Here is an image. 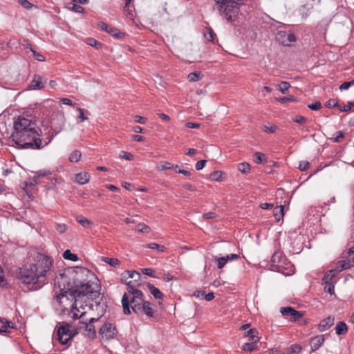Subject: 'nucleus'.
Returning <instances> with one entry per match:
<instances>
[{"label":"nucleus","mask_w":354,"mask_h":354,"mask_svg":"<svg viewBox=\"0 0 354 354\" xmlns=\"http://www.w3.org/2000/svg\"><path fill=\"white\" fill-rule=\"evenodd\" d=\"M322 105L319 102H316L315 103H313L311 104H308V107L312 110H319L321 108Z\"/></svg>","instance_id":"obj_54"},{"label":"nucleus","mask_w":354,"mask_h":354,"mask_svg":"<svg viewBox=\"0 0 354 354\" xmlns=\"http://www.w3.org/2000/svg\"><path fill=\"white\" fill-rule=\"evenodd\" d=\"M64 104L69 105L71 106H74L75 105V103L73 102L72 100H71L68 98H62L60 100Z\"/></svg>","instance_id":"obj_62"},{"label":"nucleus","mask_w":354,"mask_h":354,"mask_svg":"<svg viewBox=\"0 0 354 354\" xmlns=\"http://www.w3.org/2000/svg\"><path fill=\"white\" fill-rule=\"evenodd\" d=\"M283 257L280 252H275L271 258V263L274 269L277 271H280L283 267Z\"/></svg>","instance_id":"obj_10"},{"label":"nucleus","mask_w":354,"mask_h":354,"mask_svg":"<svg viewBox=\"0 0 354 354\" xmlns=\"http://www.w3.org/2000/svg\"><path fill=\"white\" fill-rule=\"evenodd\" d=\"M77 111L80 113L79 116H78V119H80L81 121H84L88 119V118L84 115V110L83 109L77 108Z\"/></svg>","instance_id":"obj_56"},{"label":"nucleus","mask_w":354,"mask_h":354,"mask_svg":"<svg viewBox=\"0 0 354 354\" xmlns=\"http://www.w3.org/2000/svg\"><path fill=\"white\" fill-rule=\"evenodd\" d=\"M174 167V165H171L169 162L163 161L160 162V166L157 167V169L158 170H166V169H170Z\"/></svg>","instance_id":"obj_37"},{"label":"nucleus","mask_w":354,"mask_h":354,"mask_svg":"<svg viewBox=\"0 0 354 354\" xmlns=\"http://www.w3.org/2000/svg\"><path fill=\"white\" fill-rule=\"evenodd\" d=\"M309 167V162L308 161H301L299 165V169L301 171H306Z\"/></svg>","instance_id":"obj_53"},{"label":"nucleus","mask_w":354,"mask_h":354,"mask_svg":"<svg viewBox=\"0 0 354 354\" xmlns=\"http://www.w3.org/2000/svg\"><path fill=\"white\" fill-rule=\"evenodd\" d=\"M134 118L135 121L140 124H145L147 122V118L142 116L136 115Z\"/></svg>","instance_id":"obj_63"},{"label":"nucleus","mask_w":354,"mask_h":354,"mask_svg":"<svg viewBox=\"0 0 354 354\" xmlns=\"http://www.w3.org/2000/svg\"><path fill=\"white\" fill-rule=\"evenodd\" d=\"M326 106L328 108L339 107L338 102L334 99H330L326 103Z\"/></svg>","instance_id":"obj_49"},{"label":"nucleus","mask_w":354,"mask_h":354,"mask_svg":"<svg viewBox=\"0 0 354 354\" xmlns=\"http://www.w3.org/2000/svg\"><path fill=\"white\" fill-rule=\"evenodd\" d=\"M335 333L338 335H344L348 331V328L345 322H339L335 326Z\"/></svg>","instance_id":"obj_21"},{"label":"nucleus","mask_w":354,"mask_h":354,"mask_svg":"<svg viewBox=\"0 0 354 354\" xmlns=\"http://www.w3.org/2000/svg\"><path fill=\"white\" fill-rule=\"evenodd\" d=\"M248 338V340L250 341L249 342H254V344H255L259 339V337L257 335V333L252 334Z\"/></svg>","instance_id":"obj_61"},{"label":"nucleus","mask_w":354,"mask_h":354,"mask_svg":"<svg viewBox=\"0 0 354 354\" xmlns=\"http://www.w3.org/2000/svg\"><path fill=\"white\" fill-rule=\"evenodd\" d=\"M147 287L151 294L154 297V298L158 299H162L163 298V294L160 291L158 288L155 287L153 284L148 283Z\"/></svg>","instance_id":"obj_20"},{"label":"nucleus","mask_w":354,"mask_h":354,"mask_svg":"<svg viewBox=\"0 0 354 354\" xmlns=\"http://www.w3.org/2000/svg\"><path fill=\"white\" fill-rule=\"evenodd\" d=\"M103 261L113 267H116L120 263V261L115 258L104 257Z\"/></svg>","instance_id":"obj_33"},{"label":"nucleus","mask_w":354,"mask_h":354,"mask_svg":"<svg viewBox=\"0 0 354 354\" xmlns=\"http://www.w3.org/2000/svg\"><path fill=\"white\" fill-rule=\"evenodd\" d=\"M142 313H145L149 317H153L154 310L151 307V304L147 301H145L140 306V315H142Z\"/></svg>","instance_id":"obj_15"},{"label":"nucleus","mask_w":354,"mask_h":354,"mask_svg":"<svg viewBox=\"0 0 354 354\" xmlns=\"http://www.w3.org/2000/svg\"><path fill=\"white\" fill-rule=\"evenodd\" d=\"M116 333L117 330L115 327L111 323L104 324L99 331L101 338L106 340L114 338Z\"/></svg>","instance_id":"obj_7"},{"label":"nucleus","mask_w":354,"mask_h":354,"mask_svg":"<svg viewBox=\"0 0 354 354\" xmlns=\"http://www.w3.org/2000/svg\"><path fill=\"white\" fill-rule=\"evenodd\" d=\"M302 316L303 314L301 313L296 310V313H292L291 319L292 321H297L299 320Z\"/></svg>","instance_id":"obj_60"},{"label":"nucleus","mask_w":354,"mask_h":354,"mask_svg":"<svg viewBox=\"0 0 354 354\" xmlns=\"http://www.w3.org/2000/svg\"><path fill=\"white\" fill-rule=\"evenodd\" d=\"M277 101L282 103V104H285V103H287L288 102H295L296 101V99L295 98L294 96L292 95H290V96H288V97H279L277 99Z\"/></svg>","instance_id":"obj_41"},{"label":"nucleus","mask_w":354,"mask_h":354,"mask_svg":"<svg viewBox=\"0 0 354 354\" xmlns=\"http://www.w3.org/2000/svg\"><path fill=\"white\" fill-rule=\"evenodd\" d=\"M0 323L2 324L1 326L0 327V335H6L9 333V329L13 328V324L5 318L0 317Z\"/></svg>","instance_id":"obj_14"},{"label":"nucleus","mask_w":354,"mask_h":354,"mask_svg":"<svg viewBox=\"0 0 354 354\" xmlns=\"http://www.w3.org/2000/svg\"><path fill=\"white\" fill-rule=\"evenodd\" d=\"M277 127L274 125H263V130L268 133H273L276 131Z\"/></svg>","instance_id":"obj_42"},{"label":"nucleus","mask_w":354,"mask_h":354,"mask_svg":"<svg viewBox=\"0 0 354 354\" xmlns=\"http://www.w3.org/2000/svg\"><path fill=\"white\" fill-rule=\"evenodd\" d=\"M42 87V77L40 75H35L30 83V88L32 89H41Z\"/></svg>","instance_id":"obj_19"},{"label":"nucleus","mask_w":354,"mask_h":354,"mask_svg":"<svg viewBox=\"0 0 354 354\" xmlns=\"http://www.w3.org/2000/svg\"><path fill=\"white\" fill-rule=\"evenodd\" d=\"M276 39L282 45L289 46L292 42L296 41V37L292 32L280 30L276 35Z\"/></svg>","instance_id":"obj_8"},{"label":"nucleus","mask_w":354,"mask_h":354,"mask_svg":"<svg viewBox=\"0 0 354 354\" xmlns=\"http://www.w3.org/2000/svg\"><path fill=\"white\" fill-rule=\"evenodd\" d=\"M294 122L299 124H303L306 122V118L304 116H298L293 119Z\"/></svg>","instance_id":"obj_59"},{"label":"nucleus","mask_w":354,"mask_h":354,"mask_svg":"<svg viewBox=\"0 0 354 354\" xmlns=\"http://www.w3.org/2000/svg\"><path fill=\"white\" fill-rule=\"evenodd\" d=\"M238 169L241 173L248 174L250 171V165L248 162H242L239 165Z\"/></svg>","instance_id":"obj_31"},{"label":"nucleus","mask_w":354,"mask_h":354,"mask_svg":"<svg viewBox=\"0 0 354 354\" xmlns=\"http://www.w3.org/2000/svg\"><path fill=\"white\" fill-rule=\"evenodd\" d=\"M55 229L59 234H64L66 232L68 226L64 223H55Z\"/></svg>","instance_id":"obj_38"},{"label":"nucleus","mask_w":354,"mask_h":354,"mask_svg":"<svg viewBox=\"0 0 354 354\" xmlns=\"http://www.w3.org/2000/svg\"><path fill=\"white\" fill-rule=\"evenodd\" d=\"M335 318L333 316H328L326 318L322 319L318 326V329L321 332L327 330L331 326L333 325Z\"/></svg>","instance_id":"obj_12"},{"label":"nucleus","mask_w":354,"mask_h":354,"mask_svg":"<svg viewBox=\"0 0 354 354\" xmlns=\"http://www.w3.org/2000/svg\"><path fill=\"white\" fill-rule=\"evenodd\" d=\"M290 349L291 351L289 354H297L301 352V347L298 344H293L290 346Z\"/></svg>","instance_id":"obj_48"},{"label":"nucleus","mask_w":354,"mask_h":354,"mask_svg":"<svg viewBox=\"0 0 354 354\" xmlns=\"http://www.w3.org/2000/svg\"><path fill=\"white\" fill-rule=\"evenodd\" d=\"M283 211H284L283 205L277 206L274 209L273 214L275 217V219L277 221H279L283 217V215H284Z\"/></svg>","instance_id":"obj_22"},{"label":"nucleus","mask_w":354,"mask_h":354,"mask_svg":"<svg viewBox=\"0 0 354 354\" xmlns=\"http://www.w3.org/2000/svg\"><path fill=\"white\" fill-rule=\"evenodd\" d=\"M76 221L81 224L84 227H88L92 223L88 221L87 218H84L82 216H78L76 218Z\"/></svg>","instance_id":"obj_29"},{"label":"nucleus","mask_w":354,"mask_h":354,"mask_svg":"<svg viewBox=\"0 0 354 354\" xmlns=\"http://www.w3.org/2000/svg\"><path fill=\"white\" fill-rule=\"evenodd\" d=\"M206 162L207 161L205 160H201L198 161L196 164V170L202 169L205 166Z\"/></svg>","instance_id":"obj_57"},{"label":"nucleus","mask_w":354,"mask_h":354,"mask_svg":"<svg viewBox=\"0 0 354 354\" xmlns=\"http://www.w3.org/2000/svg\"><path fill=\"white\" fill-rule=\"evenodd\" d=\"M86 272L90 274L91 279L84 281L77 279L71 283L67 277H62L63 288H61V284H59L60 292L58 293L55 290V299L61 307L64 308L68 306L72 307L73 318L78 317L77 312H80V308H83L82 303L84 299H91L99 304L97 300L100 298V284L98 279L92 273H90L88 270ZM57 283H59V281Z\"/></svg>","instance_id":"obj_1"},{"label":"nucleus","mask_w":354,"mask_h":354,"mask_svg":"<svg viewBox=\"0 0 354 354\" xmlns=\"http://www.w3.org/2000/svg\"><path fill=\"white\" fill-rule=\"evenodd\" d=\"M350 86H351L350 82H344V83H342L340 85L339 89L340 90H347L350 88Z\"/></svg>","instance_id":"obj_64"},{"label":"nucleus","mask_w":354,"mask_h":354,"mask_svg":"<svg viewBox=\"0 0 354 354\" xmlns=\"http://www.w3.org/2000/svg\"><path fill=\"white\" fill-rule=\"evenodd\" d=\"M99 27L102 30L106 31L107 32H109V34L112 35L115 37H120L121 35V32L118 29L112 28L104 22H100L99 24Z\"/></svg>","instance_id":"obj_13"},{"label":"nucleus","mask_w":354,"mask_h":354,"mask_svg":"<svg viewBox=\"0 0 354 354\" xmlns=\"http://www.w3.org/2000/svg\"><path fill=\"white\" fill-rule=\"evenodd\" d=\"M145 248L152 249V250H158L160 252H165L166 250V248L164 245H159L156 243H148L145 245Z\"/></svg>","instance_id":"obj_27"},{"label":"nucleus","mask_w":354,"mask_h":354,"mask_svg":"<svg viewBox=\"0 0 354 354\" xmlns=\"http://www.w3.org/2000/svg\"><path fill=\"white\" fill-rule=\"evenodd\" d=\"M210 177L214 180L219 181L221 180L222 173L220 171H215L210 174Z\"/></svg>","instance_id":"obj_43"},{"label":"nucleus","mask_w":354,"mask_h":354,"mask_svg":"<svg viewBox=\"0 0 354 354\" xmlns=\"http://www.w3.org/2000/svg\"><path fill=\"white\" fill-rule=\"evenodd\" d=\"M125 273L128 274L129 278L133 279L132 280L133 283H140L138 281L140 279V274L138 272L135 270H127L125 271Z\"/></svg>","instance_id":"obj_23"},{"label":"nucleus","mask_w":354,"mask_h":354,"mask_svg":"<svg viewBox=\"0 0 354 354\" xmlns=\"http://www.w3.org/2000/svg\"><path fill=\"white\" fill-rule=\"evenodd\" d=\"M218 216V215L213 212H207L203 214V218L205 220L207 219H213Z\"/></svg>","instance_id":"obj_52"},{"label":"nucleus","mask_w":354,"mask_h":354,"mask_svg":"<svg viewBox=\"0 0 354 354\" xmlns=\"http://www.w3.org/2000/svg\"><path fill=\"white\" fill-rule=\"evenodd\" d=\"M290 85L288 82H281L280 84L279 85V90L282 93H286V91H288V89L290 88Z\"/></svg>","instance_id":"obj_40"},{"label":"nucleus","mask_w":354,"mask_h":354,"mask_svg":"<svg viewBox=\"0 0 354 354\" xmlns=\"http://www.w3.org/2000/svg\"><path fill=\"white\" fill-rule=\"evenodd\" d=\"M316 0H306L299 8V12L303 19H306L311 10L313 9L315 1ZM321 0H317V3H319Z\"/></svg>","instance_id":"obj_9"},{"label":"nucleus","mask_w":354,"mask_h":354,"mask_svg":"<svg viewBox=\"0 0 354 354\" xmlns=\"http://www.w3.org/2000/svg\"><path fill=\"white\" fill-rule=\"evenodd\" d=\"M72 10L77 13H82L84 10V8L80 5L74 4L72 7Z\"/></svg>","instance_id":"obj_58"},{"label":"nucleus","mask_w":354,"mask_h":354,"mask_svg":"<svg viewBox=\"0 0 354 354\" xmlns=\"http://www.w3.org/2000/svg\"><path fill=\"white\" fill-rule=\"evenodd\" d=\"M142 272L147 276L155 277L154 271L151 268H144L142 270Z\"/></svg>","instance_id":"obj_55"},{"label":"nucleus","mask_w":354,"mask_h":354,"mask_svg":"<svg viewBox=\"0 0 354 354\" xmlns=\"http://www.w3.org/2000/svg\"><path fill=\"white\" fill-rule=\"evenodd\" d=\"M85 315H86L85 312H82V313H80V315H78V317H75V319H80V323H81L82 324V326H80V328H84L86 331L87 332L88 337H93L96 334V332L95 330V326L93 325V322L95 321H97L98 319V318H97V319L93 318V317L90 318L89 322H87V319H84V318Z\"/></svg>","instance_id":"obj_6"},{"label":"nucleus","mask_w":354,"mask_h":354,"mask_svg":"<svg viewBox=\"0 0 354 354\" xmlns=\"http://www.w3.org/2000/svg\"><path fill=\"white\" fill-rule=\"evenodd\" d=\"M241 348L244 351L252 352L255 351L256 344L254 342H245Z\"/></svg>","instance_id":"obj_30"},{"label":"nucleus","mask_w":354,"mask_h":354,"mask_svg":"<svg viewBox=\"0 0 354 354\" xmlns=\"http://www.w3.org/2000/svg\"><path fill=\"white\" fill-rule=\"evenodd\" d=\"M62 130V127L53 129V132L47 138V140L43 144L41 135L37 131V126L32 120L19 117L14 121V131L12 133V140L21 148H31L39 149L47 145L58 133Z\"/></svg>","instance_id":"obj_2"},{"label":"nucleus","mask_w":354,"mask_h":354,"mask_svg":"<svg viewBox=\"0 0 354 354\" xmlns=\"http://www.w3.org/2000/svg\"><path fill=\"white\" fill-rule=\"evenodd\" d=\"M326 286L324 287V290L326 292L330 293V295L335 294L334 290V285L333 282H330V283H325Z\"/></svg>","instance_id":"obj_51"},{"label":"nucleus","mask_w":354,"mask_h":354,"mask_svg":"<svg viewBox=\"0 0 354 354\" xmlns=\"http://www.w3.org/2000/svg\"><path fill=\"white\" fill-rule=\"evenodd\" d=\"M205 38L209 41H214V32L211 28H206L203 32Z\"/></svg>","instance_id":"obj_35"},{"label":"nucleus","mask_w":354,"mask_h":354,"mask_svg":"<svg viewBox=\"0 0 354 354\" xmlns=\"http://www.w3.org/2000/svg\"><path fill=\"white\" fill-rule=\"evenodd\" d=\"M215 261L218 263L217 267L218 269L223 268L225 266V265L228 262V261L226 258V256L222 257H216Z\"/></svg>","instance_id":"obj_32"},{"label":"nucleus","mask_w":354,"mask_h":354,"mask_svg":"<svg viewBox=\"0 0 354 354\" xmlns=\"http://www.w3.org/2000/svg\"><path fill=\"white\" fill-rule=\"evenodd\" d=\"M120 158L125 159L127 160H132L133 159V155L129 152L122 151L119 155Z\"/></svg>","instance_id":"obj_39"},{"label":"nucleus","mask_w":354,"mask_h":354,"mask_svg":"<svg viewBox=\"0 0 354 354\" xmlns=\"http://www.w3.org/2000/svg\"><path fill=\"white\" fill-rule=\"evenodd\" d=\"M17 2L26 9H30L33 6L28 0H17Z\"/></svg>","instance_id":"obj_46"},{"label":"nucleus","mask_w":354,"mask_h":354,"mask_svg":"<svg viewBox=\"0 0 354 354\" xmlns=\"http://www.w3.org/2000/svg\"><path fill=\"white\" fill-rule=\"evenodd\" d=\"M30 50L32 51V53H33L34 56L35 57L36 59L39 61V62H44L45 61V57L44 55H42L41 54L37 53V51L34 50L31 46L29 47Z\"/></svg>","instance_id":"obj_45"},{"label":"nucleus","mask_w":354,"mask_h":354,"mask_svg":"<svg viewBox=\"0 0 354 354\" xmlns=\"http://www.w3.org/2000/svg\"><path fill=\"white\" fill-rule=\"evenodd\" d=\"M127 285L128 286V292L127 293L129 297L136 295V292H141L140 290L137 289V287H138L140 283H133V281H129L127 282Z\"/></svg>","instance_id":"obj_17"},{"label":"nucleus","mask_w":354,"mask_h":354,"mask_svg":"<svg viewBox=\"0 0 354 354\" xmlns=\"http://www.w3.org/2000/svg\"><path fill=\"white\" fill-rule=\"evenodd\" d=\"M87 44L91 46L96 48H99L101 46V44L93 38L88 39Z\"/></svg>","instance_id":"obj_47"},{"label":"nucleus","mask_w":354,"mask_h":354,"mask_svg":"<svg viewBox=\"0 0 354 354\" xmlns=\"http://www.w3.org/2000/svg\"><path fill=\"white\" fill-rule=\"evenodd\" d=\"M53 263L50 257L42 255L35 263L19 268L17 278L22 283L31 286L29 290H39L53 277Z\"/></svg>","instance_id":"obj_3"},{"label":"nucleus","mask_w":354,"mask_h":354,"mask_svg":"<svg viewBox=\"0 0 354 354\" xmlns=\"http://www.w3.org/2000/svg\"><path fill=\"white\" fill-rule=\"evenodd\" d=\"M90 175L87 172H81L75 176L76 181L81 185L85 184L89 181Z\"/></svg>","instance_id":"obj_18"},{"label":"nucleus","mask_w":354,"mask_h":354,"mask_svg":"<svg viewBox=\"0 0 354 354\" xmlns=\"http://www.w3.org/2000/svg\"><path fill=\"white\" fill-rule=\"evenodd\" d=\"M254 156H255V162L259 164L262 163L263 160L265 158V155L261 152H256L254 154Z\"/></svg>","instance_id":"obj_50"},{"label":"nucleus","mask_w":354,"mask_h":354,"mask_svg":"<svg viewBox=\"0 0 354 354\" xmlns=\"http://www.w3.org/2000/svg\"><path fill=\"white\" fill-rule=\"evenodd\" d=\"M145 301L142 292H136V295L130 297L124 293L122 298L123 312L125 315L131 313L130 306L134 313L140 315V306Z\"/></svg>","instance_id":"obj_4"},{"label":"nucleus","mask_w":354,"mask_h":354,"mask_svg":"<svg viewBox=\"0 0 354 354\" xmlns=\"http://www.w3.org/2000/svg\"><path fill=\"white\" fill-rule=\"evenodd\" d=\"M63 258L66 260H70L72 261H76L78 260L77 255L72 253L70 250H66L64 252Z\"/></svg>","instance_id":"obj_25"},{"label":"nucleus","mask_w":354,"mask_h":354,"mask_svg":"<svg viewBox=\"0 0 354 354\" xmlns=\"http://www.w3.org/2000/svg\"><path fill=\"white\" fill-rule=\"evenodd\" d=\"M136 230L142 233H149L150 232V227L142 223L138 224Z\"/></svg>","instance_id":"obj_34"},{"label":"nucleus","mask_w":354,"mask_h":354,"mask_svg":"<svg viewBox=\"0 0 354 354\" xmlns=\"http://www.w3.org/2000/svg\"><path fill=\"white\" fill-rule=\"evenodd\" d=\"M339 264L340 266V268H339V269L340 270V272L343 270H346V269H348V268L354 266L353 259L342 260V261H339Z\"/></svg>","instance_id":"obj_24"},{"label":"nucleus","mask_w":354,"mask_h":354,"mask_svg":"<svg viewBox=\"0 0 354 354\" xmlns=\"http://www.w3.org/2000/svg\"><path fill=\"white\" fill-rule=\"evenodd\" d=\"M339 272H340V270L338 267L328 271L324 274L322 279V282L324 283H330V282H332L333 277H335Z\"/></svg>","instance_id":"obj_16"},{"label":"nucleus","mask_w":354,"mask_h":354,"mask_svg":"<svg viewBox=\"0 0 354 354\" xmlns=\"http://www.w3.org/2000/svg\"><path fill=\"white\" fill-rule=\"evenodd\" d=\"M324 336L323 335H317L310 339V352L316 351L324 343Z\"/></svg>","instance_id":"obj_11"},{"label":"nucleus","mask_w":354,"mask_h":354,"mask_svg":"<svg viewBox=\"0 0 354 354\" xmlns=\"http://www.w3.org/2000/svg\"><path fill=\"white\" fill-rule=\"evenodd\" d=\"M187 77L190 82H196L201 79L202 75L201 73L193 72L190 73Z\"/></svg>","instance_id":"obj_36"},{"label":"nucleus","mask_w":354,"mask_h":354,"mask_svg":"<svg viewBox=\"0 0 354 354\" xmlns=\"http://www.w3.org/2000/svg\"><path fill=\"white\" fill-rule=\"evenodd\" d=\"M79 327L73 323H66L59 326L57 335L59 343L64 345L69 342L77 334Z\"/></svg>","instance_id":"obj_5"},{"label":"nucleus","mask_w":354,"mask_h":354,"mask_svg":"<svg viewBox=\"0 0 354 354\" xmlns=\"http://www.w3.org/2000/svg\"><path fill=\"white\" fill-rule=\"evenodd\" d=\"M82 153L78 150L73 151L69 156V160L71 162H77L80 160Z\"/></svg>","instance_id":"obj_28"},{"label":"nucleus","mask_w":354,"mask_h":354,"mask_svg":"<svg viewBox=\"0 0 354 354\" xmlns=\"http://www.w3.org/2000/svg\"><path fill=\"white\" fill-rule=\"evenodd\" d=\"M280 312L282 315L291 317L292 313H296V310L292 307H282L280 309Z\"/></svg>","instance_id":"obj_26"},{"label":"nucleus","mask_w":354,"mask_h":354,"mask_svg":"<svg viewBox=\"0 0 354 354\" xmlns=\"http://www.w3.org/2000/svg\"><path fill=\"white\" fill-rule=\"evenodd\" d=\"M335 137L333 140L336 142H340L342 141L344 137V133L343 131H337L334 134Z\"/></svg>","instance_id":"obj_44"}]
</instances>
